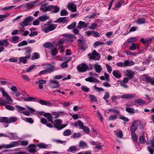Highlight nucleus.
<instances>
[{
  "label": "nucleus",
  "instance_id": "nucleus-1",
  "mask_svg": "<svg viewBox=\"0 0 154 154\" xmlns=\"http://www.w3.org/2000/svg\"><path fill=\"white\" fill-rule=\"evenodd\" d=\"M25 107L24 108L18 105L15 106L16 110L18 112H20L26 116H30L31 113L33 114L35 111L34 109L28 105H26Z\"/></svg>",
  "mask_w": 154,
  "mask_h": 154
},
{
  "label": "nucleus",
  "instance_id": "nucleus-2",
  "mask_svg": "<svg viewBox=\"0 0 154 154\" xmlns=\"http://www.w3.org/2000/svg\"><path fill=\"white\" fill-rule=\"evenodd\" d=\"M0 91L2 92L3 96L5 97L7 100V101H6L2 100H0V106L2 105L4 106L7 104H10V102H13V100L3 88L0 89Z\"/></svg>",
  "mask_w": 154,
  "mask_h": 154
},
{
  "label": "nucleus",
  "instance_id": "nucleus-3",
  "mask_svg": "<svg viewBox=\"0 0 154 154\" xmlns=\"http://www.w3.org/2000/svg\"><path fill=\"white\" fill-rule=\"evenodd\" d=\"M56 27L55 24H44L42 26V30L45 33L54 30Z\"/></svg>",
  "mask_w": 154,
  "mask_h": 154
},
{
  "label": "nucleus",
  "instance_id": "nucleus-4",
  "mask_svg": "<svg viewBox=\"0 0 154 154\" xmlns=\"http://www.w3.org/2000/svg\"><path fill=\"white\" fill-rule=\"evenodd\" d=\"M54 127L58 130H61L65 127L67 124H62L63 122L62 120L61 119H56L54 120Z\"/></svg>",
  "mask_w": 154,
  "mask_h": 154
},
{
  "label": "nucleus",
  "instance_id": "nucleus-5",
  "mask_svg": "<svg viewBox=\"0 0 154 154\" xmlns=\"http://www.w3.org/2000/svg\"><path fill=\"white\" fill-rule=\"evenodd\" d=\"M19 141H13L8 144H2L0 145V149L4 148H10L17 146L20 144Z\"/></svg>",
  "mask_w": 154,
  "mask_h": 154
},
{
  "label": "nucleus",
  "instance_id": "nucleus-6",
  "mask_svg": "<svg viewBox=\"0 0 154 154\" xmlns=\"http://www.w3.org/2000/svg\"><path fill=\"white\" fill-rule=\"evenodd\" d=\"M89 75H90V77L85 79V80L86 81L93 83L97 82V80L93 77L94 76H97V74L91 72L89 73Z\"/></svg>",
  "mask_w": 154,
  "mask_h": 154
},
{
  "label": "nucleus",
  "instance_id": "nucleus-7",
  "mask_svg": "<svg viewBox=\"0 0 154 154\" xmlns=\"http://www.w3.org/2000/svg\"><path fill=\"white\" fill-rule=\"evenodd\" d=\"M77 69L78 72H82L86 71L88 69V67L86 64L82 63L77 66Z\"/></svg>",
  "mask_w": 154,
  "mask_h": 154
},
{
  "label": "nucleus",
  "instance_id": "nucleus-8",
  "mask_svg": "<svg viewBox=\"0 0 154 154\" xmlns=\"http://www.w3.org/2000/svg\"><path fill=\"white\" fill-rule=\"evenodd\" d=\"M9 42L7 38L0 40V46H1L0 47V53L4 51L5 49L3 46L7 47L9 45Z\"/></svg>",
  "mask_w": 154,
  "mask_h": 154
},
{
  "label": "nucleus",
  "instance_id": "nucleus-9",
  "mask_svg": "<svg viewBox=\"0 0 154 154\" xmlns=\"http://www.w3.org/2000/svg\"><path fill=\"white\" fill-rule=\"evenodd\" d=\"M34 19V18L31 16H29L24 19L23 22L20 23V25L22 26V28H23L25 26L28 25L30 22L31 21Z\"/></svg>",
  "mask_w": 154,
  "mask_h": 154
},
{
  "label": "nucleus",
  "instance_id": "nucleus-10",
  "mask_svg": "<svg viewBox=\"0 0 154 154\" xmlns=\"http://www.w3.org/2000/svg\"><path fill=\"white\" fill-rule=\"evenodd\" d=\"M88 56L90 59H94L95 60H99L100 58V55L95 50L93 51L92 54H89Z\"/></svg>",
  "mask_w": 154,
  "mask_h": 154
},
{
  "label": "nucleus",
  "instance_id": "nucleus-11",
  "mask_svg": "<svg viewBox=\"0 0 154 154\" xmlns=\"http://www.w3.org/2000/svg\"><path fill=\"white\" fill-rule=\"evenodd\" d=\"M62 36L64 37L66 42L67 41L72 42L73 39H76L75 36L73 34L66 33L63 34Z\"/></svg>",
  "mask_w": 154,
  "mask_h": 154
},
{
  "label": "nucleus",
  "instance_id": "nucleus-12",
  "mask_svg": "<svg viewBox=\"0 0 154 154\" xmlns=\"http://www.w3.org/2000/svg\"><path fill=\"white\" fill-rule=\"evenodd\" d=\"M140 122L139 121L136 120L132 122L130 128V129L132 133L135 132L137 128L138 124L140 123Z\"/></svg>",
  "mask_w": 154,
  "mask_h": 154
},
{
  "label": "nucleus",
  "instance_id": "nucleus-13",
  "mask_svg": "<svg viewBox=\"0 0 154 154\" xmlns=\"http://www.w3.org/2000/svg\"><path fill=\"white\" fill-rule=\"evenodd\" d=\"M50 87L52 89L57 88L60 86L59 82L56 80L50 79Z\"/></svg>",
  "mask_w": 154,
  "mask_h": 154
},
{
  "label": "nucleus",
  "instance_id": "nucleus-14",
  "mask_svg": "<svg viewBox=\"0 0 154 154\" xmlns=\"http://www.w3.org/2000/svg\"><path fill=\"white\" fill-rule=\"evenodd\" d=\"M53 7V5H52L48 6L47 4H44L41 6L40 9L43 11H47L52 10Z\"/></svg>",
  "mask_w": 154,
  "mask_h": 154
},
{
  "label": "nucleus",
  "instance_id": "nucleus-15",
  "mask_svg": "<svg viewBox=\"0 0 154 154\" xmlns=\"http://www.w3.org/2000/svg\"><path fill=\"white\" fill-rule=\"evenodd\" d=\"M67 7L68 9L72 12H75L76 11V6L73 2L69 3Z\"/></svg>",
  "mask_w": 154,
  "mask_h": 154
},
{
  "label": "nucleus",
  "instance_id": "nucleus-16",
  "mask_svg": "<svg viewBox=\"0 0 154 154\" xmlns=\"http://www.w3.org/2000/svg\"><path fill=\"white\" fill-rule=\"evenodd\" d=\"M37 1L30 2L25 5V7L27 9H30L37 5Z\"/></svg>",
  "mask_w": 154,
  "mask_h": 154
},
{
  "label": "nucleus",
  "instance_id": "nucleus-17",
  "mask_svg": "<svg viewBox=\"0 0 154 154\" xmlns=\"http://www.w3.org/2000/svg\"><path fill=\"white\" fill-rule=\"evenodd\" d=\"M46 83L47 81L44 79L39 80L36 82V83L38 85L39 88L41 90H42L43 88V85L45 84Z\"/></svg>",
  "mask_w": 154,
  "mask_h": 154
},
{
  "label": "nucleus",
  "instance_id": "nucleus-18",
  "mask_svg": "<svg viewBox=\"0 0 154 154\" xmlns=\"http://www.w3.org/2000/svg\"><path fill=\"white\" fill-rule=\"evenodd\" d=\"M88 23L80 21L78 24L77 27L79 29L86 28L88 26Z\"/></svg>",
  "mask_w": 154,
  "mask_h": 154
},
{
  "label": "nucleus",
  "instance_id": "nucleus-19",
  "mask_svg": "<svg viewBox=\"0 0 154 154\" xmlns=\"http://www.w3.org/2000/svg\"><path fill=\"white\" fill-rule=\"evenodd\" d=\"M7 137L10 139L14 140L17 139V135L15 133H12L9 132H7Z\"/></svg>",
  "mask_w": 154,
  "mask_h": 154
},
{
  "label": "nucleus",
  "instance_id": "nucleus-20",
  "mask_svg": "<svg viewBox=\"0 0 154 154\" xmlns=\"http://www.w3.org/2000/svg\"><path fill=\"white\" fill-rule=\"evenodd\" d=\"M134 72L131 70L127 69L126 70V75L130 79L134 77Z\"/></svg>",
  "mask_w": 154,
  "mask_h": 154
},
{
  "label": "nucleus",
  "instance_id": "nucleus-21",
  "mask_svg": "<svg viewBox=\"0 0 154 154\" xmlns=\"http://www.w3.org/2000/svg\"><path fill=\"white\" fill-rule=\"evenodd\" d=\"M0 122L3 123L5 127L8 126V118L6 117H3L0 119Z\"/></svg>",
  "mask_w": 154,
  "mask_h": 154
},
{
  "label": "nucleus",
  "instance_id": "nucleus-22",
  "mask_svg": "<svg viewBox=\"0 0 154 154\" xmlns=\"http://www.w3.org/2000/svg\"><path fill=\"white\" fill-rule=\"evenodd\" d=\"M94 66L96 72L98 73H100L103 69L101 65L98 63L95 64Z\"/></svg>",
  "mask_w": 154,
  "mask_h": 154
},
{
  "label": "nucleus",
  "instance_id": "nucleus-23",
  "mask_svg": "<svg viewBox=\"0 0 154 154\" xmlns=\"http://www.w3.org/2000/svg\"><path fill=\"white\" fill-rule=\"evenodd\" d=\"M123 63L124 67L133 66L135 64V63L134 61L128 60H125Z\"/></svg>",
  "mask_w": 154,
  "mask_h": 154
},
{
  "label": "nucleus",
  "instance_id": "nucleus-24",
  "mask_svg": "<svg viewBox=\"0 0 154 154\" xmlns=\"http://www.w3.org/2000/svg\"><path fill=\"white\" fill-rule=\"evenodd\" d=\"M37 145L31 144L29 146V151L31 153L35 152H36V146Z\"/></svg>",
  "mask_w": 154,
  "mask_h": 154
},
{
  "label": "nucleus",
  "instance_id": "nucleus-25",
  "mask_svg": "<svg viewBox=\"0 0 154 154\" xmlns=\"http://www.w3.org/2000/svg\"><path fill=\"white\" fill-rule=\"evenodd\" d=\"M112 74L116 78H120L122 75L120 72L118 70H113L112 72Z\"/></svg>",
  "mask_w": 154,
  "mask_h": 154
},
{
  "label": "nucleus",
  "instance_id": "nucleus-26",
  "mask_svg": "<svg viewBox=\"0 0 154 154\" xmlns=\"http://www.w3.org/2000/svg\"><path fill=\"white\" fill-rule=\"evenodd\" d=\"M52 115L48 113H45L44 114L43 116L46 117L48 121L51 122L52 123H54L53 121V118L52 116Z\"/></svg>",
  "mask_w": 154,
  "mask_h": 154
},
{
  "label": "nucleus",
  "instance_id": "nucleus-27",
  "mask_svg": "<svg viewBox=\"0 0 154 154\" xmlns=\"http://www.w3.org/2000/svg\"><path fill=\"white\" fill-rule=\"evenodd\" d=\"M10 41L14 44H16L20 42V37L17 36H14L12 37Z\"/></svg>",
  "mask_w": 154,
  "mask_h": 154
},
{
  "label": "nucleus",
  "instance_id": "nucleus-28",
  "mask_svg": "<svg viewBox=\"0 0 154 154\" xmlns=\"http://www.w3.org/2000/svg\"><path fill=\"white\" fill-rule=\"evenodd\" d=\"M69 21L68 20L66 17H60L56 20L55 22L57 23L59 22H61L63 23H65L68 22Z\"/></svg>",
  "mask_w": 154,
  "mask_h": 154
},
{
  "label": "nucleus",
  "instance_id": "nucleus-29",
  "mask_svg": "<svg viewBox=\"0 0 154 154\" xmlns=\"http://www.w3.org/2000/svg\"><path fill=\"white\" fill-rule=\"evenodd\" d=\"M19 63L25 64L27 61V59L29 58V55L28 56L20 57H19Z\"/></svg>",
  "mask_w": 154,
  "mask_h": 154
},
{
  "label": "nucleus",
  "instance_id": "nucleus-30",
  "mask_svg": "<svg viewBox=\"0 0 154 154\" xmlns=\"http://www.w3.org/2000/svg\"><path fill=\"white\" fill-rule=\"evenodd\" d=\"M135 96L134 94H125L122 96V97L126 99H131L134 98Z\"/></svg>",
  "mask_w": 154,
  "mask_h": 154
},
{
  "label": "nucleus",
  "instance_id": "nucleus-31",
  "mask_svg": "<svg viewBox=\"0 0 154 154\" xmlns=\"http://www.w3.org/2000/svg\"><path fill=\"white\" fill-rule=\"evenodd\" d=\"M135 103L140 106L145 104L146 103V101L144 100L139 99L135 100Z\"/></svg>",
  "mask_w": 154,
  "mask_h": 154
},
{
  "label": "nucleus",
  "instance_id": "nucleus-32",
  "mask_svg": "<svg viewBox=\"0 0 154 154\" xmlns=\"http://www.w3.org/2000/svg\"><path fill=\"white\" fill-rule=\"evenodd\" d=\"M58 53V51L56 48H54L52 49L51 51V54L52 57L54 58H57V56H56V55Z\"/></svg>",
  "mask_w": 154,
  "mask_h": 154
},
{
  "label": "nucleus",
  "instance_id": "nucleus-33",
  "mask_svg": "<svg viewBox=\"0 0 154 154\" xmlns=\"http://www.w3.org/2000/svg\"><path fill=\"white\" fill-rule=\"evenodd\" d=\"M49 16L47 15H44L39 17L38 18V19L40 21L43 22L49 19Z\"/></svg>",
  "mask_w": 154,
  "mask_h": 154
},
{
  "label": "nucleus",
  "instance_id": "nucleus-34",
  "mask_svg": "<svg viewBox=\"0 0 154 154\" xmlns=\"http://www.w3.org/2000/svg\"><path fill=\"white\" fill-rule=\"evenodd\" d=\"M54 66L51 64L48 65V67L47 68V70L48 73H50L54 70Z\"/></svg>",
  "mask_w": 154,
  "mask_h": 154
},
{
  "label": "nucleus",
  "instance_id": "nucleus-35",
  "mask_svg": "<svg viewBox=\"0 0 154 154\" xmlns=\"http://www.w3.org/2000/svg\"><path fill=\"white\" fill-rule=\"evenodd\" d=\"M89 96L90 99L92 101H94L95 102H97L98 101V100L97 97L93 94H89Z\"/></svg>",
  "mask_w": 154,
  "mask_h": 154
},
{
  "label": "nucleus",
  "instance_id": "nucleus-36",
  "mask_svg": "<svg viewBox=\"0 0 154 154\" xmlns=\"http://www.w3.org/2000/svg\"><path fill=\"white\" fill-rule=\"evenodd\" d=\"M18 120V119L16 117H10L8 118V123L14 122H17Z\"/></svg>",
  "mask_w": 154,
  "mask_h": 154
},
{
  "label": "nucleus",
  "instance_id": "nucleus-37",
  "mask_svg": "<svg viewBox=\"0 0 154 154\" xmlns=\"http://www.w3.org/2000/svg\"><path fill=\"white\" fill-rule=\"evenodd\" d=\"M139 45L138 44H136L134 43H132V45L129 48L131 50L134 51L136 49L139 48Z\"/></svg>",
  "mask_w": 154,
  "mask_h": 154
},
{
  "label": "nucleus",
  "instance_id": "nucleus-38",
  "mask_svg": "<svg viewBox=\"0 0 154 154\" xmlns=\"http://www.w3.org/2000/svg\"><path fill=\"white\" fill-rule=\"evenodd\" d=\"M136 22L138 24H142L145 23V20L144 18H139L136 21Z\"/></svg>",
  "mask_w": 154,
  "mask_h": 154
},
{
  "label": "nucleus",
  "instance_id": "nucleus-39",
  "mask_svg": "<svg viewBox=\"0 0 154 154\" xmlns=\"http://www.w3.org/2000/svg\"><path fill=\"white\" fill-rule=\"evenodd\" d=\"M37 146L40 148L47 149L48 147V145L43 143H40L37 144Z\"/></svg>",
  "mask_w": 154,
  "mask_h": 154
},
{
  "label": "nucleus",
  "instance_id": "nucleus-40",
  "mask_svg": "<svg viewBox=\"0 0 154 154\" xmlns=\"http://www.w3.org/2000/svg\"><path fill=\"white\" fill-rule=\"evenodd\" d=\"M114 133L118 137L120 138H122L123 136V134L122 132L121 131H119L118 132L117 131H115Z\"/></svg>",
  "mask_w": 154,
  "mask_h": 154
},
{
  "label": "nucleus",
  "instance_id": "nucleus-41",
  "mask_svg": "<svg viewBox=\"0 0 154 154\" xmlns=\"http://www.w3.org/2000/svg\"><path fill=\"white\" fill-rule=\"evenodd\" d=\"M146 80L151 84L154 85V80L152 79L150 77L147 76L145 78Z\"/></svg>",
  "mask_w": 154,
  "mask_h": 154
},
{
  "label": "nucleus",
  "instance_id": "nucleus-42",
  "mask_svg": "<svg viewBox=\"0 0 154 154\" xmlns=\"http://www.w3.org/2000/svg\"><path fill=\"white\" fill-rule=\"evenodd\" d=\"M110 94L108 92H105L104 95L103 97V99L106 102H109L108 100L107 99L109 97Z\"/></svg>",
  "mask_w": 154,
  "mask_h": 154
},
{
  "label": "nucleus",
  "instance_id": "nucleus-43",
  "mask_svg": "<svg viewBox=\"0 0 154 154\" xmlns=\"http://www.w3.org/2000/svg\"><path fill=\"white\" fill-rule=\"evenodd\" d=\"M77 149L76 146H71L68 149V151L70 152H72L77 150Z\"/></svg>",
  "mask_w": 154,
  "mask_h": 154
},
{
  "label": "nucleus",
  "instance_id": "nucleus-44",
  "mask_svg": "<svg viewBox=\"0 0 154 154\" xmlns=\"http://www.w3.org/2000/svg\"><path fill=\"white\" fill-rule=\"evenodd\" d=\"M126 111L130 113L133 114L135 112V110L134 108H130L128 107H126Z\"/></svg>",
  "mask_w": 154,
  "mask_h": 154
},
{
  "label": "nucleus",
  "instance_id": "nucleus-45",
  "mask_svg": "<svg viewBox=\"0 0 154 154\" xmlns=\"http://www.w3.org/2000/svg\"><path fill=\"white\" fill-rule=\"evenodd\" d=\"M66 42L65 38H63L59 40L57 42V44L58 45H61L62 44L65 43Z\"/></svg>",
  "mask_w": 154,
  "mask_h": 154
},
{
  "label": "nucleus",
  "instance_id": "nucleus-46",
  "mask_svg": "<svg viewBox=\"0 0 154 154\" xmlns=\"http://www.w3.org/2000/svg\"><path fill=\"white\" fill-rule=\"evenodd\" d=\"M56 113L57 115V116H55L54 117L55 118H58L65 114L64 112L63 111H58L56 112Z\"/></svg>",
  "mask_w": 154,
  "mask_h": 154
},
{
  "label": "nucleus",
  "instance_id": "nucleus-47",
  "mask_svg": "<svg viewBox=\"0 0 154 154\" xmlns=\"http://www.w3.org/2000/svg\"><path fill=\"white\" fill-rule=\"evenodd\" d=\"M22 119L25 121L29 122L30 123H32L33 122V121L32 119L31 118H23Z\"/></svg>",
  "mask_w": 154,
  "mask_h": 154
},
{
  "label": "nucleus",
  "instance_id": "nucleus-48",
  "mask_svg": "<svg viewBox=\"0 0 154 154\" xmlns=\"http://www.w3.org/2000/svg\"><path fill=\"white\" fill-rule=\"evenodd\" d=\"M9 15L8 14L0 15V21L1 22L5 20L4 18L8 17Z\"/></svg>",
  "mask_w": 154,
  "mask_h": 154
},
{
  "label": "nucleus",
  "instance_id": "nucleus-49",
  "mask_svg": "<svg viewBox=\"0 0 154 154\" xmlns=\"http://www.w3.org/2000/svg\"><path fill=\"white\" fill-rule=\"evenodd\" d=\"M97 114L100 120V121H101L102 122L103 121V116L100 112L98 110H97Z\"/></svg>",
  "mask_w": 154,
  "mask_h": 154
},
{
  "label": "nucleus",
  "instance_id": "nucleus-50",
  "mask_svg": "<svg viewBox=\"0 0 154 154\" xmlns=\"http://www.w3.org/2000/svg\"><path fill=\"white\" fill-rule=\"evenodd\" d=\"M82 90L84 91L88 92L89 91V88L85 85H82L81 87Z\"/></svg>",
  "mask_w": 154,
  "mask_h": 154
},
{
  "label": "nucleus",
  "instance_id": "nucleus-51",
  "mask_svg": "<svg viewBox=\"0 0 154 154\" xmlns=\"http://www.w3.org/2000/svg\"><path fill=\"white\" fill-rule=\"evenodd\" d=\"M79 146L80 147L82 148H85L87 147V145L86 143L83 141H81L80 142Z\"/></svg>",
  "mask_w": 154,
  "mask_h": 154
},
{
  "label": "nucleus",
  "instance_id": "nucleus-52",
  "mask_svg": "<svg viewBox=\"0 0 154 154\" xmlns=\"http://www.w3.org/2000/svg\"><path fill=\"white\" fill-rule=\"evenodd\" d=\"M27 45V41L26 40H23L22 42L19 43L18 45V46L19 47H21L25 45Z\"/></svg>",
  "mask_w": 154,
  "mask_h": 154
},
{
  "label": "nucleus",
  "instance_id": "nucleus-53",
  "mask_svg": "<svg viewBox=\"0 0 154 154\" xmlns=\"http://www.w3.org/2000/svg\"><path fill=\"white\" fill-rule=\"evenodd\" d=\"M9 61L10 62L16 63L18 61V58L17 57H13L10 58L9 60Z\"/></svg>",
  "mask_w": 154,
  "mask_h": 154
},
{
  "label": "nucleus",
  "instance_id": "nucleus-54",
  "mask_svg": "<svg viewBox=\"0 0 154 154\" xmlns=\"http://www.w3.org/2000/svg\"><path fill=\"white\" fill-rule=\"evenodd\" d=\"M131 136L132 140L135 142H137V138L134 132L132 133Z\"/></svg>",
  "mask_w": 154,
  "mask_h": 154
},
{
  "label": "nucleus",
  "instance_id": "nucleus-55",
  "mask_svg": "<svg viewBox=\"0 0 154 154\" xmlns=\"http://www.w3.org/2000/svg\"><path fill=\"white\" fill-rule=\"evenodd\" d=\"M63 134L65 136H68L70 135L71 134V131L69 129H67L65 130L63 132Z\"/></svg>",
  "mask_w": 154,
  "mask_h": 154
},
{
  "label": "nucleus",
  "instance_id": "nucleus-56",
  "mask_svg": "<svg viewBox=\"0 0 154 154\" xmlns=\"http://www.w3.org/2000/svg\"><path fill=\"white\" fill-rule=\"evenodd\" d=\"M52 46V44L49 42H46L44 45V47L47 48H51Z\"/></svg>",
  "mask_w": 154,
  "mask_h": 154
},
{
  "label": "nucleus",
  "instance_id": "nucleus-57",
  "mask_svg": "<svg viewBox=\"0 0 154 154\" xmlns=\"http://www.w3.org/2000/svg\"><path fill=\"white\" fill-rule=\"evenodd\" d=\"M60 13V15L61 16H67L68 14V12L64 9L61 11Z\"/></svg>",
  "mask_w": 154,
  "mask_h": 154
},
{
  "label": "nucleus",
  "instance_id": "nucleus-58",
  "mask_svg": "<svg viewBox=\"0 0 154 154\" xmlns=\"http://www.w3.org/2000/svg\"><path fill=\"white\" fill-rule=\"evenodd\" d=\"M137 38L136 37H131L128 39V42H135L137 40Z\"/></svg>",
  "mask_w": 154,
  "mask_h": 154
},
{
  "label": "nucleus",
  "instance_id": "nucleus-59",
  "mask_svg": "<svg viewBox=\"0 0 154 154\" xmlns=\"http://www.w3.org/2000/svg\"><path fill=\"white\" fill-rule=\"evenodd\" d=\"M119 119L123 120L125 122H128L129 121V119L128 118L123 116H121L119 118Z\"/></svg>",
  "mask_w": 154,
  "mask_h": 154
},
{
  "label": "nucleus",
  "instance_id": "nucleus-60",
  "mask_svg": "<svg viewBox=\"0 0 154 154\" xmlns=\"http://www.w3.org/2000/svg\"><path fill=\"white\" fill-rule=\"evenodd\" d=\"M5 106V108L8 110L13 111L15 109L14 107L10 105L6 104Z\"/></svg>",
  "mask_w": 154,
  "mask_h": 154
},
{
  "label": "nucleus",
  "instance_id": "nucleus-61",
  "mask_svg": "<svg viewBox=\"0 0 154 154\" xmlns=\"http://www.w3.org/2000/svg\"><path fill=\"white\" fill-rule=\"evenodd\" d=\"M35 67V65H32L29 67L26 70V72H29L31 71Z\"/></svg>",
  "mask_w": 154,
  "mask_h": 154
},
{
  "label": "nucleus",
  "instance_id": "nucleus-62",
  "mask_svg": "<svg viewBox=\"0 0 154 154\" xmlns=\"http://www.w3.org/2000/svg\"><path fill=\"white\" fill-rule=\"evenodd\" d=\"M82 129L87 134L90 131L89 128L85 126L83 127Z\"/></svg>",
  "mask_w": 154,
  "mask_h": 154
},
{
  "label": "nucleus",
  "instance_id": "nucleus-63",
  "mask_svg": "<svg viewBox=\"0 0 154 154\" xmlns=\"http://www.w3.org/2000/svg\"><path fill=\"white\" fill-rule=\"evenodd\" d=\"M53 8L52 9H54V10L52 12L54 13H56L58 12L60 10V8L57 6H53Z\"/></svg>",
  "mask_w": 154,
  "mask_h": 154
},
{
  "label": "nucleus",
  "instance_id": "nucleus-64",
  "mask_svg": "<svg viewBox=\"0 0 154 154\" xmlns=\"http://www.w3.org/2000/svg\"><path fill=\"white\" fill-rule=\"evenodd\" d=\"M94 89L98 92H100L101 91H103V89L101 88H99L96 86V85L94 86Z\"/></svg>",
  "mask_w": 154,
  "mask_h": 154
}]
</instances>
